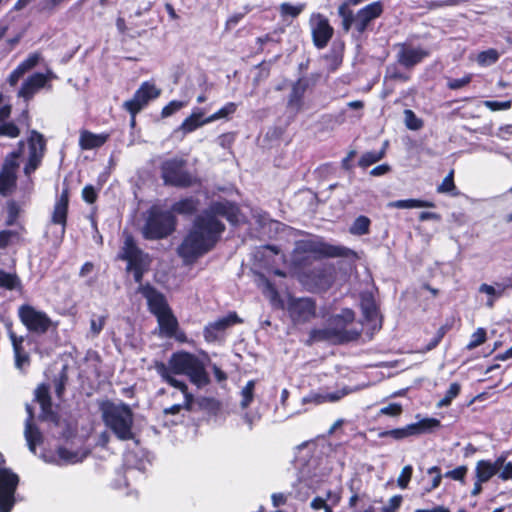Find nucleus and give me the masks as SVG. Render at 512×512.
I'll return each mask as SVG.
<instances>
[{"mask_svg": "<svg viewBox=\"0 0 512 512\" xmlns=\"http://www.w3.org/2000/svg\"><path fill=\"white\" fill-rule=\"evenodd\" d=\"M41 59V56L39 53H32L30 54L24 61H22L9 75L8 82L10 85L14 86L17 84L19 79L23 77V75L30 70H32L34 67L37 66Z\"/></svg>", "mask_w": 512, "mask_h": 512, "instance_id": "5701e85b", "label": "nucleus"}, {"mask_svg": "<svg viewBox=\"0 0 512 512\" xmlns=\"http://www.w3.org/2000/svg\"><path fill=\"white\" fill-rule=\"evenodd\" d=\"M461 387L458 383H452L448 390L446 391L445 396L438 402V407H446L451 404L452 400L458 396L460 393Z\"/></svg>", "mask_w": 512, "mask_h": 512, "instance_id": "a18cd8bd", "label": "nucleus"}, {"mask_svg": "<svg viewBox=\"0 0 512 512\" xmlns=\"http://www.w3.org/2000/svg\"><path fill=\"white\" fill-rule=\"evenodd\" d=\"M271 499L274 507L284 505L287 501V497L283 493H274L272 494Z\"/></svg>", "mask_w": 512, "mask_h": 512, "instance_id": "774afa93", "label": "nucleus"}, {"mask_svg": "<svg viewBox=\"0 0 512 512\" xmlns=\"http://www.w3.org/2000/svg\"><path fill=\"white\" fill-rule=\"evenodd\" d=\"M402 503V497L395 495L390 498L388 504L382 508V512H395Z\"/></svg>", "mask_w": 512, "mask_h": 512, "instance_id": "e2e57ef3", "label": "nucleus"}, {"mask_svg": "<svg viewBox=\"0 0 512 512\" xmlns=\"http://www.w3.org/2000/svg\"><path fill=\"white\" fill-rule=\"evenodd\" d=\"M27 411L29 413V418L26 421L25 427V438L28 443V447L31 452L35 453L36 445L39 444L42 440V435L40 431L32 425V412L29 407H27Z\"/></svg>", "mask_w": 512, "mask_h": 512, "instance_id": "c85d7f7f", "label": "nucleus"}, {"mask_svg": "<svg viewBox=\"0 0 512 512\" xmlns=\"http://www.w3.org/2000/svg\"><path fill=\"white\" fill-rule=\"evenodd\" d=\"M19 153L20 152H12L6 158L0 172V193L3 195L10 193L15 186Z\"/></svg>", "mask_w": 512, "mask_h": 512, "instance_id": "ddd939ff", "label": "nucleus"}, {"mask_svg": "<svg viewBox=\"0 0 512 512\" xmlns=\"http://www.w3.org/2000/svg\"><path fill=\"white\" fill-rule=\"evenodd\" d=\"M20 286V280L14 273H8L0 270V287L8 290L16 289Z\"/></svg>", "mask_w": 512, "mask_h": 512, "instance_id": "e433bc0d", "label": "nucleus"}, {"mask_svg": "<svg viewBox=\"0 0 512 512\" xmlns=\"http://www.w3.org/2000/svg\"><path fill=\"white\" fill-rule=\"evenodd\" d=\"M184 161L181 159L167 160L162 164V176L166 183L176 186H188L192 179L183 170Z\"/></svg>", "mask_w": 512, "mask_h": 512, "instance_id": "9b49d317", "label": "nucleus"}, {"mask_svg": "<svg viewBox=\"0 0 512 512\" xmlns=\"http://www.w3.org/2000/svg\"><path fill=\"white\" fill-rule=\"evenodd\" d=\"M161 90L155 86V84L146 81L136 90L132 99L123 103L124 109H126L131 116H136L150 100L156 99L160 96Z\"/></svg>", "mask_w": 512, "mask_h": 512, "instance_id": "9d476101", "label": "nucleus"}, {"mask_svg": "<svg viewBox=\"0 0 512 512\" xmlns=\"http://www.w3.org/2000/svg\"><path fill=\"white\" fill-rule=\"evenodd\" d=\"M361 307L367 319L373 320L377 317V307L372 299H364L361 303Z\"/></svg>", "mask_w": 512, "mask_h": 512, "instance_id": "3c124183", "label": "nucleus"}, {"mask_svg": "<svg viewBox=\"0 0 512 512\" xmlns=\"http://www.w3.org/2000/svg\"><path fill=\"white\" fill-rule=\"evenodd\" d=\"M209 123H211V121L208 120V117L204 118V111L199 108H196L182 122V124L179 127V130L182 131L184 134H188Z\"/></svg>", "mask_w": 512, "mask_h": 512, "instance_id": "393cba45", "label": "nucleus"}, {"mask_svg": "<svg viewBox=\"0 0 512 512\" xmlns=\"http://www.w3.org/2000/svg\"><path fill=\"white\" fill-rule=\"evenodd\" d=\"M108 134H94L87 130H82L79 137V146L82 150H91L101 147L107 140Z\"/></svg>", "mask_w": 512, "mask_h": 512, "instance_id": "a878e982", "label": "nucleus"}, {"mask_svg": "<svg viewBox=\"0 0 512 512\" xmlns=\"http://www.w3.org/2000/svg\"><path fill=\"white\" fill-rule=\"evenodd\" d=\"M411 426L415 428V435H419L438 428L440 426V421L435 418H425L417 423H412Z\"/></svg>", "mask_w": 512, "mask_h": 512, "instance_id": "f704fd0d", "label": "nucleus"}, {"mask_svg": "<svg viewBox=\"0 0 512 512\" xmlns=\"http://www.w3.org/2000/svg\"><path fill=\"white\" fill-rule=\"evenodd\" d=\"M102 417L105 425L119 440L125 441L134 438L133 413L128 405L108 404L103 408Z\"/></svg>", "mask_w": 512, "mask_h": 512, "instance_id": "39448f33", "label": "nucleus"}, {"mask_svg": "<svg viewBox=\"0 0 512 512\" xmlns=\"http://www.w3.org/2000/svg\"><path fill=\"white\" fill-rule=\"evenodd\" d=\"M405 125L410 130H419L423 127V121L416 116V114L409 109L404 111Z\"/></svg>", "mask_w": 512, "mask_h": 512, "instance_id": "c03bdc74", "label": "nucleus"}, {"mask_svg": "<svg viewBox=\"0 0 512 512\" xmlns=\"http://www.w3.org/2000/svg\"><path fill=\"white\" fill-rule=\"evenodd\" d=\"M499 59V53L495 49L482 51L477 55V62L481 66H489Z\"/></svg>", "mask_w": 512, "mask_h": 512, "instance_id": "58836bf2", "label": "nucleus"}, {"mask_svg": "<svg viewBox=\"0 0 512 512\" xmlns=\"http://www.w3.org/2000/svg\"><path fill=\"white\" fill-rule=\"evenodd\" d=\"M475 472L479 482H487L498 472L497 459L493 463L485 460L478 461Z\"/></svg>", "mask_w": 512, "mask_h": 512, "instance_id": "cd10ccee", "label": "nucleus"}, {"mask_svg": "<svg viewBox=\"0 0 512 512\" xmlns=\"http://www.w3.org/2000/svg\"><path fill=\"white\" fill-rule=\"evenodd\" d=\"M196 206V202L193 199H184L173 205L172 213L190 214L196 210Z\"/></svg>", "mask_w": 512, "mask_h": 512, "instance_id": "37998d69", "label": "nucleus"}, {"mask_svg": "<svg viewBox=\"0 0 512 512\" xmlns=\"http://www.w3.org/2000/svg\"><path fill=\"white\" fill-rule=\"evenodd\" d=\"M339 14L343 17L342 26H343L344 30L348 31L350 29L352 23H354L355 18H353L350 13L346 14V9L344 6H341L339 8Z\"/></svg>", "mask_w": 512, "mask_h": 512, "instance_id": "69168bd1", "label": "nucleus"}, {"mask_svg": "<svg viewBox=\"0 0 512 512\" xmlns=\"http://www.w3.org/2000/svg\"><path fill=\"white\" fill-rule=\"evenodd\" d=\"M383 11L381 2H373L361 10L355 16L354 25L358 32L362 33L367 28L368 24L379 17Z\"/></svg>", "mask_w": 512, "mask_h": 512, "instance_id": "a211bd4d", "label": "nucleus"}, {"mask_svg": "<svg viewBox=\"0 0 512 512\" xmlns=\"http://www.w3.org/2000/svg\"><path fill=\"white\" fill-rule=\"evenodd\" d=\"M467 467L466 466H459L453 470H450L445 473V477L451 478L453 480L462 481L466 474H467Z\"/></svg>", "mask_w": 512, "mask_h": 512, "instance_id": "13d9d810", "label": "nucleus"}, {"mask_svg": "<svg viewBox=\"0 0 512 512\" xmlns=\"http://www.w3.org/2000/svg\"><path fill=\"white\" fill-rule=\"evenodd\" d=\"M64 0H41L40 6L42 11H52L56 6Z\"/></svg>", "mask_w": 512, "mask_h": 512, "instance_id": "338daca9", "label": "nucleus"}, {"mask_svg": "<svg viewBox=\"0 0 512 512\" xmlns=\"http://www.w3.org/2000/svg\"><path fill=\"white\" fill-rule=\"evenodd\" d=\"M506 289V286L498 285V289L488 284H482L479 287L481 293H485L490 297H501Z\"/></svg>", "mask_w": 512, "mask_h": 512, "instance_id": "864d4df0", "label": "nucleus"}, {"mask_svg": "<svg viewBox=\"0 0 512 512\" xmlns=\"http://www.w3.org/2000/svg\"><path fill=\"white\" fill-rule=\"evenodd\" d=\"M21 323L30 331L37 334L46 333L53 325L51 318L41 310L29 305H21L18 309Z\"/></svg>", "mask_w": 512, "mask_h": 512, "instance_id": "1a4fd4ad", "label": "nucleus"}, {"mask_svg": "<svg viewBox=\"0 0 512 512\" xmlns=\"http://www.w3.org/2000/svg\"><path fill=\"white\" fill-rule=\"evenodd\" d=\"M120 257L127 261V270L133 272L135 281L141 282L143 272L149 266V258L147 254L137 248L133 238L129 235L125 237Z\"/></svg>", "mask_w": 512, "mask_h": 512, "instance_id": "6e6552de", "label": "nucleus"}, {"mask_svg": "<svg viewBox=\"0 0 512 512\" xmlns=\"http://www.w3.org/2000/svg\"><path fill=\"white\" fill-rule=\"evenodd\" d=\"M415 435V428L411 426V424L403 427V428H397L393 430H389V437H392L396 440L404 439L410 436Z\"/></svg>", "mask_w": 512, "mask_h": 512, "instance_id": "09e8293b", "label": "nucleus"}, {"mask_svg": "<svg viewBox=\"0 0 512 512\" xmlns=\"http://www.w3.org/2000/svg\"><path fill=\"white\" fill-rule=\"evenodd\" d=\"M175 229V218L170 211L153 208L143 228L147 239H161L170 235Z\"/></svg>", "mask_w": 512, "mask_h": 512, "instance_id": "423d86ee", "label": "nucleus"}, {"mask_svg": "<svg viewBox=\"0 0 512 512\" xmlns=\"http://www.w3.org/2000/svg\"><path fill=\"white\" fill-rule=\"evenodd\" d=\"M389 208H397V209H413V208H433L435 204L431 201H424L419 199H405V200H396L391 201L387 204Z\"/></svg>", "mask_w": 512, "mask_h": 512, "instance_id": "c756f323", "label": "nucleus"}, {"mask_svg": "<svg viewBox=\"0 0 512 512\" xmlns=\"http://www.w3.org/2000/svg\"><path fill=\"white\" fill-rule=\"evenodd\" d=\"M160 334L165 337H175L179 341L185 340L184 333H177L178 321L171 309L156 315Z\"/></svg>", "mask_w": 512, "mask_h": 512, "instance_id": "6ab92c4d", "label": "nucleus"}, {"mask_svg": "<svg viewBox=\"0 0 512 512\" xmlns=\"http://www.w3.org/2000/svg\"><path fill=\"white\" fill-rule=\"evenodd\" d=\"M17 237L18 234L16 232L9 230L0 231V248L7 247L9 243Z\"/></svg>", "mask_w": 512, "mask_h": 512, "instance_id": "052dcab7", "label": "nucleus"}, {"mask_svg": "<svg viewBox=\"0 0 512 512\" xmlns=\"http://www.w3.org/2000/svg\"><path fill=\"white\" fill-rule=\"evenodd\" d=\"M312 34L314 43L318 48H323L333 35V28L328 20L322 15H316L312 18Z\"/></svg>", "mask_w": 512, "mask_h": 512, "instance_id": "f3484780", "label": "nucleus"}, {"mask_svg": "<svg viewBox=\"0 0 512 512\" xmlns=\"http://www.w3.org/2000/svg\"><path fill=\"white\" fill-rule=\"evenodd\" d=\"M82 197L87 203H94L97 198L94 187L91 185L85 186L82 190Z\"/></svg>", "mask_w": 512, "mask_h": 512, "instance_id": "0e129e2a", "label": "nucleus"}, {"mask_svg": "<svg viewBox=\"0 0 512 512\" xmlns=\"http://www.w3.org/2000/svg\"><path fill=\"white\" fill-rule=\"evenodd\" d=\"M370 220L366 216H359L350 228V232L354 235H364L368 233Z\"/></svg>", "mask_w": 512, "mask_h": 512, "instance_id": "ea45409f", "label": "nucleus"}, {"mask_svg": "<svg viewBox=\"0 0 512 512\" xmlns=\"http://www.w3.org/2000/svg\"><path fill=\"white\" fill-rule=\"evenodd\" d=\"M484 104L492 111L508 110L511 107V101H485Z\"/></svg>", "mask_w": 512, "mask_h": 512, "instance_id": "680f3d73", "label": "nucleus"}, {"mask_svg": "<svg viewBox=\"0 0 512 512\" xmlns=\"http://www.w3.org/2000/svg\"><path fill=\"white\" fill-rule=\"evenodd\" d=\"M68 192L64 190L59 198L57 199L54 211L52 214V223L61 225L60 234L61 236L65 232V225H66V218H67V211H68Z\"/></svg>", "mask_w": 512, "mask_h": 512, "instance_id": "4be33fe9", "label": "nucleus"}, {"mask_svg": "<svg viewBox=\"0 0 512 512\" xmlns=\"http://www.w3.org/2000/svg\"><path fill=\"white\" fill-rule=\"evenodd\" d=\"M427 472L429 475L432 476L431 486L429 488H427V491L429 492V491L437 488L440 485L441 480H442V475L440 472V468L437 466H433V467L429 468Z\"/></svg>", "mask_w": 512, "mask_h": 512, "instance_id": "6e6d98bb", "label": "nucleus"}, {"mask_svg": "<svg viewBox=\"0 0 512 512\" xmlns=\"http://www.w3.org/2000/svg\"><path fill=\"white\" fill-rule=\"evenodd\" d=\"M266 296L271 304L277 308H286L290 318L295 324H302L310 321L316 315V305L311 298H295L289 296L286 301L280 299L276 289L267 283Z\"/></svg>", "mask_w": 512, "mask_h": 512, "instance_id": "20e7f679", "label": "nucleus"}, {"mask_svg": "<svg viewBox=\"0 0 512 512\" xmlns=\"http://www.w3.org/2000/svg\"><path fill=\"white\" fill-rule=\"evenodd\" d=\"M139 292L146 298L149 309L155 316L170 310L165 297L151 286H140Z\"/></svg>", "mask_w": 512, "mask_h": 512, "instance_id": "aec40b11", "label": "nucleus"}, {"mask_svg": "<svg viewBox=\"0 0 512 512\" xmlns=\"http://www.w3.org/2000/svg\"><path fill=\"white\" fill-rule=\"evenodd\" d=\"M347 249L333 246L319 240H300L296 242L294 249V262L298 263L306 257H299L300 254L313 255L314 257H339L345 256Z\"/></svg>", "mask_w": 512, "mask_h": 512, "instance_id": "0eeeda50", "label": "nucleus"}, {"mask_svg": "<svg viewBox=\"0 0 512 512\" xmlns=\"http://www.w3.org/2000/svg\"><path fill=\"white\" fill-rule=\"evenodd\" d=\"M402 412V406L398 403H391L379 410V414L392 417L399 416Z\"/></svg>", "mask_w": 512, "mask_h": 512, "instance_id": "4d7b16f0", "label": "nucleus"}, {"mask_svg": "<svg viewBox=\"0 0 512 512\" xmlns=\"http://www.w3.org/2000/svg\"><path fill=\"white\" fill-rule=\"evenodd\" d=\"M186 104L187 103L184 101L173 100L163 107L161 111V116L163 118L169 117L174 113L178 112L179 110H181L183 107H185Z\"/></svg>", "mask_w": 512, "mask_h": 512, "instance_id": "8fccbe9b", "label": "nucleus"}, {"mask_svg": "<svg viewBox=\"0 0 512 512\" xmlns=\"http://www.w3.org/2000/svg\"><path fill=\"white\" fill-rule=\"evenodd\" d=\"M387 145H388V142H385L383 149L379 152L370 151V152L364 153L359 160V166L365 168V167H368V166L380 161L385 155Z\"/></svg>", "mask_w": 512, "mask_h": 512, "instance_id": "72a5a7b5", "label": "nucleus"}, {"mask_svg": "<svg viewBox=\"0 0 512 512\" xmlns=\"http://www.w3.org/2000/svg\"><path fill=\"white\" fill-rule=\"evenodd\" d=\"M471 78V75H465L464 77L459 79H449L447 82V86L452 90H457L469 84Z\"/></svg>", "mask_w": 512, "mask_h": 512, "instance_id": "bf43d9fd", "label": "nucleus"}, {"mask_svg": "<svg viewBox=\"0 0 512 512\" xmlns=\"http://www.w3.org/2000/svg\"><path fill=\"white\" fill-rule=\"evenodd\" d=\"M86 451H70L66 448L58 449L59 464H76L82 462L86 456Z\"/></svg>", "mask_w": 512, "mask_h": 512, "instance_id": "7c9ffc66", "label": "nucleus"}, {"mask_svg": "<svg viewBox=\"0 0 512 512\" xmlns=\"http://www.w3.org/2000/svg\"><path fill=\"white\" fill-rule=\"evenodd\" d=\"M453 170L443 179L442 183L437 187L438 193H449L455 189Z\"/></svg>", "mask_w": 512, "mask_h": 512, "instance_id": "603ef678", "label": "nucleus"}, {"mask_svg": "<svg viewBox=\"0 0 512 512\" xmlns=\"http://www.w3.org/2000/svg\"><path fill=\"white\" fill-rule=\"evenodd\" d=\"M218 217H224L232 224L244 221L243 215L235 205L227 201L213 203L207 211L197 216L177 249L184 263H194L215 246L225 229Z\"/></svg>", "mask_w": 512, "mask_h": 512, "instance_id": "f257e3e1", "label": "nucleus"}, {"mask_svg": "<svg viewBox=\"0 0 512 512\" xmlns=\"http://www.w3.org/2000/svg\"><path fill=\"white\" fill-rule=\"evenodd\" d=\"M255 381L250 380L246 383V385L241 389V401L240 406L245 409L247 408L251 402L253 401L254 397V389H255Z\"/></svg>", "mask_w": 512, "mask_h": 512, "instance_id": "4c0bfd02", "label": "nucleus"}, {"mask_svg": "<svg viewBox=\"0 0 512 512\" xmlns=\"http://www.w3.org/2000/svg\"><path fill=\"white\" fill-rule=\"evenodd\" d=\"M20 134V130L13 122H0V135L9 138H16Z\"/></svg>", "mask_w": 512, "mask_h": 512, "instance_id": "49530a36", "label": "nucleus"}, {"mask_svg": "<svg viewBox=\"0 0 512 512\" xmlns=\"http://www.w3.org/2000/svg\"><path fill=\"white\" fill-rule=\"evenodd\" d=\"M349 391L346 388L336 390L334 392H314L309 394L308 396L302 399L303 403H314V404H322L326 402H337L346 396Z\"/></svg>", "mask_w": 512, "mask_h": 512, "instance_id": "b1692460", "label": "nucleus"}, {"mask_svg": "<svg viewBox=\"0 0 512 512\" xmlns=\"http://www.w3.org/2000/svg\"><path fill=\"white\" fill-rule=\"evenodd\" d=\"M505 460L503 455L497 458L499 478L504 481L512 480V462H506Z\"/></svg>", "mask_w": 512, "mask_h": 512, "instance_id": "a19ab883", "label": "nucleus"}, {"mask_svg": "<svg viewBox=\"0 0 512 512\" xmlns=\"http://www.w3.org/2000/svg\"><path fill=\"white\" fill-rule=\"evenodd\" d=\"M486 341V331L484 328H478L470 338L469 343L467 344V349L472 350Z\"/></svg>", "mask_w": 512, "mask_h": 512, "instance_id": "de8ad7c7", "label": "nucleus"}, {"mask_svg": "<svg viewBox=\"0 0 512 512\" xmlns=\"http://www.w3.org/2000/svg\"><path fill=\"white\" fill-rule=\"evenodd\" d=\"M428 55L429 52L422 47H414L408 44L398 46V62L407 68L420 63Z\"/></svg>", "mask_w": 512, "mask_h": 512, "instance_id": "dca6fc26", "label": "nucleus"}, {"mask_svg": "<svg viewBox=\"0 0 512 512\" xmlns=\"http://www.w3.org/2000/svg\"><path fill=\"white\" fill-rule=\"evenodd\" d=\"M107 321L106 315L92 314L90 318V326L87 336L90 338H96L103 330Z\"/></svg>", "mask_w": 512, "mask_h": 512, "instance_id": "473e14b6", "label": "nucleus"}, {"mask_svg": "<svg viewBox=\"0 0 512 512\" xmlns=\"http://www.w3.org/2000/svg\"><path fill=\"white\" fill-rule=\"evenodd\" d=\"M240 322L241 320L236 313H230L227 316L219 318L205 326L204 337L209 342L216 341L222 336L223 332L227 328Z\"/></svg>", "mask_w": 512, "mask_h": 512, "instance_id": "2eb2a0df", "label": "nucleus"}, {"mask_svg": "<svg viewBox=\"0 0 512 512\" xmlns=\"http://www.w3.org/2000/svg\"><path fill=\"white\" fill-rule=\"evenodd\" d=\"M305 8V4L299 3L296 5H292L290 3L284 2L280 5L279 10L283 17H297Z\"/></svg>", "mask_w": 512, "mask_h": 512, "instance_id": "79ce46f5", "label": "nucleus"}, {"mask_svg": "<svg viewBox=\"0 0 512 512\" xmlns=\"http://www.w3.org/2000/svg\"><path fill=\"white\" fill-rule=\"evenodd\" d=\"M238 105L234 102H228L223 107H221L218 111L208 116V120L215 122L220 119L228 118L232 114H234L237 110Z\"/></svg>", "mask_w": 512, "mask_h": 512, "instance_id": "c9c22d12", "label": "nucleus"}, {"mask_svg": "<svg viewBox=\"0 0 512 512\" xmlns=\"http://www.w3.org/2000/svg\"><path fill=\"white\" fill-rule=\"evenodd\" d=\"M8 336L13 347L15 365L18 369H22L29 364V355L23 347L25 338L23 336H17L11 329L8 330Z\"/></svg>", "mask_w": 512, "mask_h": 512, "instance_id": "412c9836", "label": "nucleus"}, {"mask_svg": "<svg viewBox=\"0 0 512 512\" xmlns=\"http://www.w3.org/2000/svg\"><path fill=\"white\" fill-rule=\"evenodd\" d=\"M355 318V314L350 309H343L340 314L334 315L329 319L328 327L324 329H315L310 333L312 341H329L332 343H342L354 340L358 337L357 330L348 329Z\"/></svg>", "mask_w": 512, "mask_h": 512, "instance_id": "7ed1b4c3", "label": "nucleus"}, {"mask_svg": "<svg viewBox=\"0 0 512 512\" xmlns=\"http://www.w3.org/2000/svg\"><path fill=\"white\" fill-rule=\"evenodd\" d=\"M55 76L52 71L46 73H34L30 75L21 85L18 91V97L28 101Z\"/></svg>", "mask_w": 512, "mask_h": 512, "instance_id": "f8f14e48", "label": "nucleus"}, {"mask_svg": "<svg viewBox=\"0 0 512 512\" xmlns=\"http://www.w3.org/2000/svg\"><path fill=\"white\" fill-rule=\"evenodd\" d=\"M155 369L165 382L179 389L184 394L186 406L193 403V396L188 393L187 385L177 380L174 374L187 375L190 381L198 387H202L209 382V376L203 361L196 355L184 351L172 354L168 365L156 363Z\"/></svg>", "mask_w": 512, "mask_h": 512, "instance_id": "f03ea898", "label": "nucleus"}, {"mask_svg": "<svg viewBox=\"0 0 512 512\" xmlns=\"http://www.w3.org/2000/svg\"><path fill=\"white\" fill-rule=\"evenodd\" d=\"M305 90L306 86L301 81H298L292 87L288 104L289 106L293 107L296 111H299L301 109L302 97L304 95Z\"/></svg>", "mask_w": 512, "mask_h": 512, "instance_id": "2f4dec72", "label": "nucleus"}, {"mask_svg": "<svg viewBox=\"0 0 512 512\" xmlns=\"http://www.w3.org/2000/svg\"><path fill=\"white\" fill-rule=\"evenodd\" d=\"M412 472H413V469H412L411 465H407L402 469V471L397 479V483L400 488H402V489L407 488L408 483L412 477Z\"/></svg>", "mask_w": 512, "mask_h": 512, "instance_id": "5fc2aeb1", "label": "nucleus"}, {"mask_svg": "<svg viewBox=\"0 0 512 512\" xmlns=\"http://www.w3.org/2000/svg\"><path fill=\"white\" fill-rule=\"evenodd\" d=\"M28 146V162L24 167V172L26 175H30L33 171H35L40 163L45 147L43 136L36 131H32L28 140Z\"/></svg>", "mask_w": 512, "mask_h": 512, "instance_id": "4468645a", "label": "nucleus"}, {"mask_svg": "<svg viewBox=\"0 0 512 512\" xmlns=\"http://www.w3.org/2000/svg\"><path fill=\"white\" fill-rule=\"evenodd\" d=\"M35 397L42 409V417L56 421V417L52 412L51 399L49 396V390L46 385H40L35 391Z\"/></svg>", "mask_w": 512, "mask_h": 512, "instance_id": "bb28decb", "label": "nucleus"}]
</instances>
